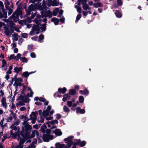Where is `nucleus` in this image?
Returning <instances> with one entry per match:
<instances>
[{
  "label": "nucleus",
  "mask_w": 148,
  "mask_h": 148,
  "mask_svg": "<svg viewBox=\"0 0 148 148\" xmlns=\"http://www.w3.org/2000/svg\"><path fill=\"white\" fill-rule=\"evenodd\" d=\"M12 59H16V56H15L14 54H11L10 55V57L9 58V60H10Z\"/></svg>",
  "instance_id": "43"
},
{
  "label": "nucleus",
  "mask_w": 148,
  "mask_h": 148,
  "mask_svg": "<svg viewBox=\"0 0 148 148\" xmlns=\"http://www.w3.org/2000/svg\"><path fill=\"white\" fill-rule=\"evenodd\" d=\"M1 102L2 106L5 108H6L7 107V103L6 102V100L5 98H3L1 100Z\"/></svg>",
  "instance_id": "15"
},
{
  "label": "nucleus",
  "mask_w": 148,
  "mask_h": 148,
  "mask_svg": "<svg viewBox=\"0 0 148 148\" xmlns=\"http://www.w3.org/2000/svg\"><path fill=\"white\" fill-rule=\"evenodd\" d=\"M102 6V4L99 2L94 3V7L95 8H97L99 7H101Z\"/></svg>",
  "instance_id": "17"
},
{
  "label": "nucleus",
  "mask_w": 148,
  "mask_h": 148,
  "mask_svg": "<svg viewBox=\"0 0 148 148\" xmlns=\"http://www.w3.org/2000/svg\"><path fill=\"white\" fill-rule=\"evenodd\" d=\"M88 4L89 5H91V6L92 5H94V4L93 2L92 1H89L88 2Z\"/></svg>",
  "instance_id": "63"
},
{
  "label": "nucleus",
  "mask_w": 148,
  "mask_h": 148,
  "mask_svg": "<svg viewBox=\"0 0 148 148\" xmlns=\"http://www.w3.org/2000/svg\"><path fill=\"white\" fill-rule=\"evenodd\" d=\"M85 112V110L84 109H82L80 111V113L81 114H84Z\"/></svg>",
  "instance_id": "61"
},
{
  "label": "nucleus",
  "mask_w": 148,
  "mask_h": 148,
  "mask_svg": "<svg viewBox=\"0 0 148 148\" xmlns=\"http://www.w3.org/2000/svg\"><path fill=\"white\" fill-rule=\"evenodd\" d=\"M44 36L42 34L40 35L39 37L38 41L40 42H42L41 40L44 39Z\"/></svg>",
  "instance_id": "37"
},
{
  "label": "nucleus",
  "mask_w": 148,
  "mask_h": 148,
  "mask_svg": "<svg viewBox=\"0 0 148 148\" xmlns=\"http://www.w3.org/2000/svg\"><path fill=\"white\" fill-rule=\"evenodd\" d=\"M32 39L34 40H36L37 39V37L36 36L32 37L31 38Z\"/></svg>",
  "instance_id": "59"
},
{
  "label": "nucleus",
  "mask_w": 148,
  "mask_h": 148,
  "mask_svg": "<svg viewBox=\"0 0 148 148\" xmlns=\"http://www.w3.org/2000/svg\"><path fill=\"white\" fill-rule=\"evenodd\" d=\"M29 73L27 71L24 72L23 74V75L25 77H27L29 76Z\"/></svg>",
  "instance_id": "33"
},
{
  "label": "nucleus",
  "mask_w": 148,
  "mask_h": 148,
  "mask_svg": "<svg viewBox=\"0 0 148 148\" xmlns=\"http://www.w3.org/2000/svg\"><path fill=\"white\" fill-rule=\"evenodd\" d=\"M78 2H81L82 4H85L87 2V0H78Z\"/></svg>",
  "instance_id": "47"
},
{
  "label": "nucleus",
  "mask_w": 148,
  "mask_h": 148,
  "mask_svg": "<svg viewBox=\"0 0 148 148\" xmlns=\"http://www.w3.org/2000/svg\"><path fill=\"white\" fill-rule=\"evenodd\" d=\"M88 91L86 89L84 90V94L88 95Z\"/></svg>",
  "instance_id": "56"
},
{
  "label": "nucleus",
  "mask_w": 148,
  "mask_h": 148,
  "mask_svg": "<svg viewBox=\"0 0 148 148\" xmlns=\"http://www.w3.org/2000/svg\"><path fill=\"white\" fill-rule=\"evenodd\" d=\"M75 7L77 9V10L79 13H81L82 12V8L80 7H78L77 5H75Z\"/></svg>",
  "instance_id": "23"
},
{
  "label": "nucleus",
  "mask_w": 148,
  "mask_h": 148,
  "mask_svg": "<svg viewBox=\"0 0 148 148\" xmlns=\"http://www.w3.org/2000/svg\"><path fill=\"white\" fill-rule=\"evenodd\" d=\"M21 56V54L20 53H18L16 56V60H18V59L21 60L22 57Z\"/></svg>",
  "instance_id": "36"
},
{
  "label": "nucleus",
  "mask_w": 148,
  "mask_h": 148,
  "mask_svg": "<svg viewBox=\"0 0 148 148\" xmlns=\"http://www.w3.org/2000/svg\"><path fill=\"white\" fill-rule=\"evenodd\" d=\"M117 4L119 5H121L122 4V2L121 0H117Z\"/></svg>",
  "instance_id": "50"
},
{
  "label": "nucleus",
  "mask_w": 148,
  "mask_h": 148,
  "mask_svg": "<svg viewBox=\"0 0 148 148\" xmlns=\"http://www.w3.org/2000/svg\"><path fill=\"white\" fill-rule=\"evenodd\" d=\"M19 118L21 119H23L24 122L22 123L23 126L22 127V131L23 133L25 134L28 135L31 131L32 127L31 125L29 124L28 119L24 115H21L19 116Z\"/></svg>",
  "instance_id": "1"
},
{
  "label": "nucleus",
  "mask_w": 148,
  "mask_h": 148,
  "mask_svg": "<svg viewBox=\"0 0 148 148\" xmlns=\"http://www.w3.org/2000/svg\"><path fill=\"white\" fill-rule=\"evenodd\" d=\"M115 14L116 16L118 18H121L122 16L121 13L118 11H116L115 12Z\"/></svg>",
  "instance_id": "24"
},
{
  "label": "nucleus",
  "mask_w": 148,
  "mask_h": 148,
  "mask_svg": "<svg viewBox=\"0 0 148 148\" xmlns=\"http://www.w3.org/2000/svg\"><path fill=\"white\" fill-rule=\"evenodd\" d=\"M88 13V11L87 10H86V11H83V15L85 16H87Z\"/></svg>",
  "instance_id": "52"
},
{
  "label": "nucleus",
  "mask_w": 148,
  "mask_h": 148,
  "mask_svg": "<svg viewBox=\"0 0 148 148\" xmlns=\"http://www.w3.org/2000/svg\"><path fill=\"white\" fill-rule=\"evenodd\" d=\"M33 46L32 45H29L28 46L27 49L28 50H30L32 49Z\"/></svg>",
  "instance_id": "51"
},
{
  "label": "nucleus",
  "mask_w": 148,
  "mask_h": 148,
  "mask_svg": "<svg viewBox=\"0 0 148 148\" xmlns=\"http://www.w3.org/2000/svg\"><path fill=\"white\" fill-rule=\"evenodd\" d=\"M73 144V146L72 147V148H76V146L77 145V143H73L72 145Z\"/></svg>",
  "instance_id": "60"
},
{
  "label": "nucleus",
  "mask_w": 148,
  "mask_h": 148,
  "mask_svg": "<svg viewBox=\"0 0 148 148\" xmlns=\"http://www.w3.org/2000/svg\"><path fill=\"white\" fill-rule=\"evenodd\" d=\"M82 109L79 107H78L76 109V112L77 113H79L81 110Z\"/></svg>",
  "instance_id": "48"
},
{
  "label": "nucleus",
  "mask_w": 148,
  "mask_h": 148,
  "mask_svg": "<svg viewBox=\"0 0 148 148\" xmlns=\"http://www.w3.org/2000/svg\"><path fill=\"white\" fill-rule=\"evenodd\" d=\"M36 134V137L38 139H40L41 137L40 135L39 134L37 130H33L31 134L32 138L34 137Z\"/></svg>",
  "instance_id": "11"
},
{
  "label": "nucleus",
  "mask_w": 148,
  "mask_h": 148,
  "mask_svg": "<svg viewBox=\"0 0 148 148\" xmlns=\"http://www.w3.org/2000/svg\"><path fill=\"white\" fill-rule=\"evenodd\" d=\"M20 122V121L19 119H17L14 124L11 127V128L12 129V130L10 131L11 135L14 138H16L19 135V130L15 126L18 125Z\"/></svg>",
  "instance_id": "4"
},
{
  "label": "nucleus",
  "mask_w": 148,
  "mask_h": 148,
  "mask_svg": "<svg viewBox=\"0 0 148 148\" xmlns=\"http://www.w3.org/2000/svg\"><path fill=\"white\" fill-rule=\"evenodd\" d=\"M77 105L76 103H74L72 105V107L71 108V109L72 110H75V108H74L77 106Z\"/></svg>",
  "instance_id": "44"
},
{
  "label": "nucleus",
  "mask_w": 148,
  "mask_h": 148,
  "mask_svg": "<svg viewBox=\"0 0 148 148\" xmlns=\"http://www.w3.org/2000/svg\"><path fill=\"white\" fill-rule=\"evenodd\" d=\"M66 90V88L64 87L63 88H60L58 89V92H61L63 94L64 93Z\"/></svg>",
  "instance_id": "20"
},
{
  "label": "nucleus",
  "mask_w": 148,
  "mask_h": 148,
  "mask_svg": "<svg viewBox=\"0 0 148 148\" xmlns=\"http://www.w3.org/2000/svg\"><path fill=\"white\" fill-rule=\"evenodd\" d=\"M51 21L53 22L55 25H58L59 22V20L56 18H53L51 19Z\"/></svg>",
  "instance_id": "16"
},
{
  "label": "nucleus",
  "mask_w": 148,
  "mask_h": 148,
  "mask_svg": "<svg viewBox=\"0 0 148 148\" xmlns=\"http://www.w3.org/2000/svg\"><path fill=\"white\" fill-rule=\"evenodd\" d=\"M81 17V14H79L77 15V18H76V20L77 21H78L79 20L80 18Z\"/></svg>",
  "instance_id": "54"
},
{
  "label": "nucleus",
  "mask_w": 148,
  "mask_h": 148,
  "mask_svg": "<svg viewBox=\"0 0 148 148\" xmlns=\"http://www.w3.org/2000/svg\"><path fill=\"white\" fill-rule=\"evenodd\" d=\"M30 56L32 58H35L36 57L35 54L34 52L31 53L30 54Z\"/></svg>",
  "instance_id": "45"
},
{
  "label": "nucleus",
  "mask_w": 148,
  "mask_h": 148,
  "mask_svg": "<svg viewBox=\"0 0 148 148\" xmlns=\"http://www.w3.org/2000/svg\"><path fill=\"white\" fill-rule=\"evenodd\" d=\"M56 118L58 119H59L61 118V116L59 114L56 115Z\"/></svg>",
  "instance_id": "55"
},
{
  "label": "nucleus",
  "mask_w": 148,
  "mask_h": 148,
  "mask_svg": "<svg viewBox=\"0 0 148 148\" xmlns=\"http://www.w3.org/2000/svg\"><path fill=\"white\" fill-rule=\"evenodd\" d=\"M34 10V7L32 4L30 5L28 7V10H27V14L29 15L31 12Z\"/></svg>",
  "instance_id": "13"
},
{
  "label": "nucleus",
  "mask_w": 148,
  "mask_h": 148,
  "mask_svg": "<svg viewBox=\"0 0 148 148\" xmlns=\"http://www.w3.org/2000/svg\"><path fill=\"white\" fill-rule=\"evenodd\" d=\"M35 146L34 145H29L26 148H35Z\"/></svg>",
  "instance_id": "53"
},
{
  "label": "nucleus",
  "mask_w": 148,
  "mask_h": 148,
  "mask_svg": "<svg viewBox=\"0 0 148 148\" xmlns=\"http://www.w3.org/2000/svg\"><path fill=\"white\" fill-rule=\"evenodd\" d=\"M86 144V143L84 141H83L81 142L80 143V146L82 147H84V146Z\"/></svg>",
  "instance_id": "46"
},
{
  "label": "nucleus",
  "mask_w": 148,
  "mask_h": 148,
  "mask_svg": "<svg viewBox=\"0 0 148 148\" xmlns=\"http://www.w3.org/2000/svg\"><path fill=\"white\" fill-rule=\"evenodd\" d=\"M35 21L36 23L38 25H34L33 26L32 31L29 33V34L31 36L38 34L39 33V31L41 30L42 31H45L46 29L45 26L46 23L39 25L40 23L39 20H36Z\"/></svg>",
  "instance_id": "2"
},
{
  "label": "nucleus",
  "mask_w": 148,
  "mask_h": 148,
  "mask_svg": "<svg viewBox=\"0 0 148 148\" xmlns=\"http://www.w3.org/2000/svg\"><path fill=\"white\" fill-rule=\"evenodd\" d=\"M4 121V119L3 118L1 121L0 122V127L3 129L4 127L5 126V125H3V122Z\"/></svg>",
  "instance_id": "27"
},
{
  "label": "nucleus",
  "mask_w": 148,
  "mask_h": 148,
  "mask_svg": "<svg viewBox=\"0 0 148 148\" xmlns=\"http://www.w3.org/2000/svg\"><path fill=\"white\" fill-rule=\"evenodd\" d=\"M28 34L27 33H23L22 34V36L23 38H26L27 37Z\"/></svg>",
  "instance_id": "49"
},
{
  "label": "nucleus",
  "mask_w": 148,
  "mask_h": 148,
  "mask_svg": "<svg viewBox=\"0 0 148 148\" xmlns=\"http://www.w3.org/2000/svg\"><path fill=\"white\" fill-rule=\"evenodd\" d=\"M12 36L13 37L12 39L13 40L16 41L18 40V36L17 34H12Z\"/></svg>",
  "instance_id": "19"
},
{
  "label": "nucleus",
  "mask_w": 148,
  "mask_h": 148,
  "mask_svg": "<svg viewBox=\"0 0 148 148\" xmlns=\"http://www.w3.org/2000/svg\"><path fill=\"white\" fill-rule=\"evenodd\" d=\"M63 110L64 112H68L70 111L69 109L66 106H64Z\"/></svg>",
  "instance_id": "31"
},
{
  "label": "nucleus",
  "mask_w": 148,
  "mask_h": 148,
  "mask_svg": "<svg viewBox=\"0 0 148 148\" xmlns=\"http://www.w3.org/2000/svg\"><path fill=\"white\" fill-rule=\"evenodd\" d=\"M14 83L13 85L14 86H17L21 85V82L22 81V80L21 78H16L14 79Z\"/></svg>",
  "instance_id": "10"
},
{
  "label": "nucleus",
  "mask_w": 148,
  "mask_h": 148,
  "mask_svg": "<svg viewBox=\"0 0 148 148\" xmlns=\"http://www.w3.org/2000/svg\"><path fill=\"white\" fill-rule=\"evenodd\" d=\"M38 114L37 112H32L29 115V118L28 119L29 121L32 120V123L33 124L35 123L37 119V115Z\"/></svg>",
  "instance_id": "9"
},
{
  "label": "nucleus",
  "mask_w": 148,
  "mask_h": 148,
  "mask_svg": "<svg viewBox=\"0 0 148 148\" xmlns=\"http://www.w3.org/2000/svg\"><path fill=\"white\" fill-rule=\"evenodd\" d=\"M18 102L16 105L17 106L23 105L24 103L27 101V99L26 97L22 96H20L17 99Z\"/></svg>",
  "instance_id": "8"
},
{
  "label": "nucleus",
  "mask_w": 148,
  "mask_h": 148,
  "mask_svg": "<svg viewBox=\"0 0 148 148\" xmlns=\"http://www.w3.org/2000/svg\"><path fill=\"white\" fill-rule=\"evenodd\" d=\"M88 5L86 3L83 4H82L83 8L85 10H86L88 8Z\"/></svg>",
  "instance_id": "30"
},
{
  "label": "nucleus",
  "mask_w": 148,
  "mask_h": 148,
  "mask_svg": "<svg viewBox=\"0 0 148 148\" xmlns=\"http://www.w3.org/2000/svg\"><path fill=\"white\" fill-rule=\"evenodd\" d=\"M28 90H30V93H28L27 94L30 97H32L33 92L31 90V88L29 87L28 88Z\"/></svg>",
  "instance_id": "28"
},
{
  "label": "nucleus",
  "mask_w": 148,
  "mask_h": 148,
  "mask_svg": "<svg viewBox=\"0 0 148 148\" xmlns=\"http://www.w3.org/2000/svg\"><path fill=\"white\" fill-rule=\"evenodd\" d=\"M73 138V136H70L67 138L64 139L65 143L67 144V145H65L64 144H60L58 142L55 144L56 148H69L71 146L73 143L72 139Z\"/></svg>",
  "instance_id": "3"
},
{
  "label": "nucleus",
  "mask_w": 148,
  "mask_h": 148,
  "mask_svg": "<svg viewBox=\"0 0 148 148\" xmlns=\"http://www.w3.org/2000/svg\"><path fill=\"white\" fill-rule=\"evenodd\" d=\"M33 127L36 130H37L38 129V127L37 125H33Z\"/></svg>",
  "instance_id": "64"
},
{
  "label": "nucleus",
  "mask_w": 148,
  "mask_h": 148,
  "mask_svg": "<svg viewBox=\"0 0 148 148\" xmlns=\"http://www.w3.org/2000/svg\"><path fill=\"white\" fill-rule=\"evenodd\" d=\"M79 101L81 103H83L84 101V97L83 96H80L79 97Z\"/></svg>",
  "instance_id": "38"
},
{
  "label": "nucleus",
  "mask_w": 148,
  "mask_h": 148,
  "mask_svg": "<svg viewBox=\"0 0 148 148\" xmlns=\"http://www.w3.org/2000/svg\"><path fill=\"white\" fill-rule=\"evenodd\" d=\"M22 14L21 8L20 7H18L11 16V18L9 19V21L12 22L13 21L16 22L18 20V16H19L20 17H21Z\"/></svg>",
  "instance_id": "5"
},
{
  "label": "nucleus",
  "mask_w": 148,
  "mask_h": 148,
  "mask_svg": "<svg viewBox=\"0 0 148 148\" xmlns=\"http://www.w3.org/2000/svg\"><path fill=\"white\" fill-rule=\"evenodd\" d=\"M39 101L44 102V105L45 106L47 105L49 103L48 101H46L45 99L42 98H39Z\"/></svg>",
  "instance_id": "21"
},
{
  "label": "nucleus",
  "mask_w": 148,
  "mask_h": 148,
  "mask_svg": "<svg viewBox=\"0 0 148 148\" xmlns=\"http://www.w3.org/2000/svg\"><path fill=\"white\" fill-rule=\"evenodd\" d=\"M58 121L56 120L51 121L49 122V123L52 125H53L55 124H58Z\"/></svg>",
  "instance_id": "32"
},
{
  "label": "nucleus",
  "mask_w": 148,
  "mask_h": 148,
  "mask_svg": "<svg viewBox=\"0 0 148 148\" xmlns=\"http://www.w3.org/2000/svg\"><path fill=\"white\" fill-rule=\"evenodd\" d=\"M22 69V68L21 67H18L17 66H16L14 69V70L15 72L17 73L19 71H21Z\"/></svg>",
  "instance_id": "22"
},
{
  "label": "nucleus",
  "mask_w": 148,
  "mask_h": 148,
  "mask_svg": "<svg viewBox=\"0 0 148 148\" xmlns=\"http://www.w3.org/2000/svg\"><path fill=\"white\" fill-rule=\"evenodd\" d=\"M53 132L57 136H60L62 134V132H61V130L59 129H56L53 131Z\"/></svg>",
  "instance_id": "12"
},
{
  "label": "nucleus",
  "mask_w": 148,
  "mask_h": 148,
  "mask_svg": "<svg viewBox=\"0 0 148 148\" xmlns=\"http://www.w3.org/2000/svg\"><path fill=\"white\" fill-rule=\"evenodd\" d=\"M2 65L1 66V67L3 68L5 66H6L7 64L5 61L4 60H2Z\"/></svg>",
  "instance_id": "35"
},
{
  "label": "nucleus",
  "mask_w": 148,
  "mask_h": 148,
  "mask_svg": "<svg viewBox=\"0 0 148 148\" xmlns=\"http://www.w3.org/2000/svg\"><path fill=\"white\" fill-rule=\"evenodd\" d=\"M12 116H10L7 119V122H10L12 120Z\"/></svg>",
  "instance_id": "42"
},
{
  "label": "nucleus",
  "mask_w": 148,
  "mask_h": 148,
  "mask_svg": "<svg viewBox=\"0 0 148 148\" xmlns=\"http://www.w3.org/2000/svg\"><path fill=\"white\" fill-rule=\"evenodd\" d=\"M12 12V10H11V9H10L9 10V11H8V14L9 15H10Z\"/></svg>",
  "instance_id": "62"
},
{
  "label": "nucleus",
  "mask_w": 148,
  "mask_h": 148,
  "mask_svg": "<svg viewBox=\"0 0 148 148\" xmlns=\"http://www.w3.org/2000/svg\"><path fill=\"white\" fill-rule=\"evenodd\" d=\"M59 12V9L56 8L55 9L53 12V14L54 16H56L57 15L58 12Z\"/></svg>",
  "instance_id": "25"
},
{
  "label": "nucleus",
  "mask_w": 148,
  "mask_h": 148,
  "mask_svg": "<svg viewBox=\"0 0 148 148\" xmlns=\"http://www.w3.org/2000/svg\"><path fill=\"white\" fill-rule=\"evenodd\" d=\"M76 93V90L75 89H71L69 91V94L71 95H74Z\"/></svg>",
  "instance_id": "26"
},
{
  "label": "nucleus",
  "mask_w": 148,
  "mask_h": 148,
  "mask_svg": "<svg viewBox=\"0 0 148 148\" xmlns=\"http://www.w3.org/2000/svg\"><path fill=\"white\" fill-rule=\"evenodd\" d=\"M20 60L24 63H26L27 62V59L25 57H22Z\"/></svg>",
  "instance_id": "34"
},
{
  "label": "nucleus",
  "mask_w": 148,
  "mask_h": 148,
  "mask_svg": "<svg viewBox=\"0 0 148 148\" xmlns=\"http://www.w3.org/2000/svg\"><path fill=\"white\" fill-rule=\"evenodd\" d=\"M46 127L45 126H42L41 127L40 131L42 133H44L45 132Z\"/></svg>",
  "instance_id": "29"
},
{
  "label": "nucleus",
  "mask_w": 148,
  "mask_h": 148,
  "mask_svg": "<svg viewBox=\"0 0 148 148\" xmlns=\"http://www.w3.org/2000/svg\"><path fill=\"white\" fill-rule=\"evenodd\" d=\"M51 109V107L49 106H47L46 110L43 111L42 112V115L43 116L46 118L47 120H51L53 119V117L49 116V111Z\"/></svg>",
  "instance_id": "7"
},
{
  "label": "nucleus",
  "mask_w": 148,
  "mask_h": 148,
  "mask_svg": "<svg viewBox=\"0 0 148 148\" xmlns=\"http://www.w3.org/2000/svg\"><path fill=\"white\" fill-rule=\"evenodd\" d=\"M13 32L12 31V32H10V30L8 29H6L5 30L4 33L7 36H11V34Z\"/></svg>",
  "instance_id": "18"
},
{
  "label": "nucleus",
  "mask_w": 148,
  "mask_h": 148,
  "mask_svg": "<svg viewBox=\"0 0 148 148\" xmlns=\"http://www.w3.org/2000/svg\"><path fill=\"white\" fill-rule=\"evenodd\" d=\"M68 97V95L67 94H65L63 96V98L62 100L64 101H65L66 100L67 98Z\"/></svg>",
  "instance_id": "39"
},
{
  "label": "nucleus",
  "mask_w": 148,
  "mask_h": 148,
  "mask_svg": "<svg viewBox=\"0 0 148 148\" xmlns=\"http://www.w3.org/2000/svg\"><path fill=\"white\" fill-rule=\"evenodd\" d=\"M26 109V108L25 107H21L20 109V110L21 111H23L25 110Z\"/></svg>",
  "instance_id": "57"
},
{
  "label": "nucleus",
  "mask_w": 148,
  "mask_h": 148,
  "mask_svg": "<svg viewBox=\"0 0 148 148\" xmlns=\"http://www.w3.org/2000/svg\"><path fill=\"white\" fill-rule=\"evenodd\" d=\"M43 16L45 17H49V18H50L52 16V14L51 11L48 10L45 12V15Z\"/></svg>",
  "instance_id": "14"
},
{
  "label": "nucleus",
  "mask_w": 148,
  "mask_h": 148,
  "mask_svg": "<svg viewBox=\"0 0 148 148\" xmlns=\"http://www.w3.org/2000/svg\"><path fill=\"white\" fill-rule=\"evenodd\" d=\"M67 104L69 107H70L72 106L73 105V103L70 101H67Z\"/></svg>",
  "instance_id": "40"
},
{
  "label": "nucleus",
  "mask_w": 148,
  "mask_h": 148,
  "mask_svg": "<svg viewBox=\"0 0 148 148\" xmlns=\"http://www.w3.org/2000/svg\"><path fill=\"white\" fill-rule=\"evenodd\" d=\"M51 131L50 130H47L46 134H43L42 139L45 142H48L50 140H51L53 138V135L50 134Z\"/></svg>",
  "instance_id": "6"
},
{
  "label": "nucleus",
  "mask_w": 148,
  "mask_h": 148,
  "mask_svg": "<svg viewBox=\"0 0 148 148\" xmlns=\"http://www.w3.org/2000/svg\"><path fill=\"white\" fill-rule=\"evenodd\" d=\"M57 0H53V2L52 3V5L53 6H57L58 4V2L56 1Z\"/></svg>",
  "instance_id": "41"
},
{
  "label": "nucleus",
  "mask_w": 148,
  "mask_h": 148,
  "mask_svg": "<svg viewBox=\"0 0 148 148\" xmlns=\"http://www.w3.org/2000/svg\"><path fill=\"white\" fill-rule=\"evenodd\" d=\"M3 138H2V141L3 142L7 138V137L6 135H4L3 136Z\"/></svg>",
  "instance_id": "58"
}]
</instances>
